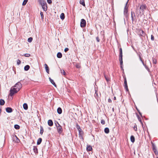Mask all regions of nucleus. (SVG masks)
<instances>
[{"instance_id": "f257e3e1", "label": "nucleus", "mask_w": 158, "mask_h": 158, "mask_svg": "<svg viewBox=\"0 0 158 158\" xmlns=\"http://www.w3.org/2000/svg\"><path fill=\"white\" fill-rule=\"evenodd\" d=\"M22 84L20 82H17L14 86L13 88H11L10 91V95L13 96L14 94L18 92L22 88Z\"/></svg>"}, {"instance_id": "f03ea898", "label": "nucleus", "mask_w": 158, "mask_h": 158, "mask_svg": "<svg viewBox=\"0 0 158 158\" xmlns=\"http://www.w3.org/2000/svg\"><path fill=\"white\" fill-rule=\"evenodd\" d=\"M146 6L145 5H141L139 9V11L137 9H136V15H137L138 16H139V15L141 14V15H142L143 14L144 10L146 9Z\"/></svg>"}, {"instance_id": "7ed1b4c3", "label": "nucleus", "mask_w": 158, "mask_h": 158, "mask_svg": "<svg viewBox=\"0 0 158 158\" xmlns=\"http://www.w3.org/2000/svg\"><path fill=\"white\" fill-rule=\"evenodd\" d=\"M55 124L56 127L58 132L59 134H61L63 131V129L61 126L57 122L55 123Z\"/></svg>"}, {"instance_id": "20e7f679", "label": "nucleus", "mask_w": 158, "mask_h": 158, "mask_svg": "<svg viewBox=\"0 0 158 158\" xmlns=\"http://www.w3.org/2000/svg\"><path fill=\"white\" fill-rule=\"evenodd\" d=\"M129 0H128L127 1L126 3L125 6L124 7V15L125 16V17H128V7L127 6V4Z\"/></svg>"}, {"instance_id": "39448f33", "label": "nucleus", "mask_w": 158, "mask_h": 158, "mask_svg": "<svg viewBox=\"0 0 158 158\" xmlns=\"http://www.w3.org/2000/svg\"><path fill=\"white\" fill-rule=\"evenodd\" d=\"M151 143L152 145L153 151L154 152L156 155H158V152L157 151V150L156 149V146L152 142H151Z\"/></svg>"}, {"instance_id": "423d86ee", "label": "nucleus", "mask_w": 158, "mask_h": 158, "mask_svg": "<svg viewBox=\"0 0 158 158\" xmlns=\"http://www.w3.org/2000/svg\"><path fill=\"white\" fill-rule=\"evenodd\" d=\"M86 22L85 20L84 19H82L81 20L80 26L81 27H85Z\"/></svg>"}, {"instance_id": "0eeeda50", "label": "nucleus", "mask_w": 158, "mask_h": 158, "mask_svg": "<svg viewBox=\"0 0 158 158\" xmlns=\"http://www.w3.org/2000/svg\"><path fill=\"white\" fill-rule=\"evenodd\" d=\"M139 59H140V60L141 61L143 65V66H144V67H145V68L148 71V72H149L150 71V69H149V68H148V67L147 66L146 64H145L144 62H143V60H142V58L141 57L140 55H139Z\"/></svg>"}, {"instance_id": "6e6552de", "label": "nucleus", "mask_w": 158, "mask_h": 158, "mask_svg": "<svg viewBox=\"0 0 158 158\" xmlns=\"http://www.w3.org/2000/svg\"><path fill=\"white\" fill-rule=\"evenodd\" d=\"M139 34L140 36L144 37L145 35V33L142 30L139 29L138 30Z\"/></svg>"}, {"instance_id": "1a4fd4ad", "label": "nucleus", "mask_w": 158, "mask_h": 158, "mask_svg": "<svg viewBox=\"0 0 158 158\" xmlns=\"http://www.w3.org/2000/svg\"><path fill=\"white\" fill-rule=\"evenodd\" d=\"M42 8L44 10V11H46L47 10V4L46 2L45 3V4H44L41 5Z\"/></svg>"}, {"instance_id": "9d476101", "label": "nucleus", "mask_w": 158, "mask_h": 158, "mask_svg": "<svg viewBox=\"0 0 158 158\" xmlns=\"http://www.w3.org/2000/svg\"><path fill=\"white\" fill-rule=\"evenodd\" d=\"M6 111L9 113H11L12 112L13 110L11 107H8L6 108Z\"/></svg>"}, {"instance_id": "9b49d317", "label": "nucleus", "mask_w": 158, "mask_h": 158, "mask_svg": "<svg viewBox=\"0 0 158 158\" xmlns=\"http://www.w3.org/2000/svg\"><path fill=\"white\" fill-rule=\"evenodd\" d=\"M33 150L35 154H37L38 153V150L36 146H34L33 147Z\"/></svg>"}, {"instance_id": "f8f14e48", "label": "nucleus", "mask_w": 158, "mask_h": 158, "mask_svg": "<svg viewBox=\"0 0 158 158\" xmlns=\"http://www.w3.org/2000/svg\"><path fill=\"white\" fill-rule=\"evenodd\" d=\"M92 147L91 146L89 145H87L86 147V150L87 151H89L92 150Z\"/></svg>"}, {"instance_id": "ddd939ff", "label": "nucleus", "mask_w": 158, "mask_h": 158, "mask_svg": "<svg viewBox=\"0 0 158 158\" xmlns=\"http://www.w3.org/2000/svg\"><path fill=\"white\" fill-rule=\"evenodd\" d=\"M48 124L49 126H52L53 125V123L52 120H49L48 121Z\"/></svg>"}, {"instance_id": "4468645a", "label": "nucleus", "mask_w": 158, "mask_h": 158, "mask_svg": "<svg viewBox=\"0 0 158 158\" xmlns=\"http://www.w3.org/2000/svg\"><path fill=\"white\" fill-rule=\"evenodd\" d=\"M38 1L40 4L41 5V6L44 4H45V3H46L45 1L44 0H39Z\"/></svg>"}, {"instance_id": "2eb2a0df", "label": "nucleus", "mask_w": 158, "mask_h": 158, "mask_svg": "<svg viewBox=\"0 0 158 158\" xmlns=\"http://www.w3.org/2000/svg\"><path fill=\"white\" fill-rule=\"evenodd\" d=\"M134 17H135V13L134 12H131V18L132 20V22L134 21Z\"/></svg>"}, {"instance_id": "dca6fc26", "label": "nucleus", "mask_w": 158, "mask_h": 158, "mask_svg": "<svg viewBox=\"0 0 158 158\" xmlns=\"http://www.w3.org/2000/svg\"><path fill=\"white\" fill-rule=\"evenodd\" d=\"M44 66H45V69L46 70V72L48 73H49V67H48V65H47V64H44Z\"/></svg>"}, {"instance_id": "f3484780", "label": "nucleus", "mask_w": 158, "mask_h": 158, "mask_svg": "<svg viewBox=\"0 0 158 158\" xmlns=\"http://www.w3.org/2000/svg\"><path fill=\"white\" fill-rule=\"evenodd\" d=\"M49 80L50 82L55 86L56 87V85L55 83V82L50 77L49 78Z\"/></svg>"}, {"instance_id": "a211bd4d", "label": "nucleus", "mask_w": 158, "mask_h": 158, "mask_svg": "<svg viewBox=\"0 0 158 158\" xmlns=\"http://www.w3.org/2000/svg\"><path fill=\"white\" fill-rule=\"evenodd\" d=\"M57 112L58 114H60L62 113V110L60 107H58L57 109Z\"/></svg>"}, {"instance_id": "6ab92c4d", "label": "nucleus", "mask_w": 158, "mask_h": 158, "mask_svg": "<svg viewBox=\"0 0 158 158\" xmlns=\"http://www.w3.org/2000/svg\"><path fill=\"white\" fill-rule=\"evenodd\" d=\"M119 62L120 65H123V56H119Z\"/></svg>"}, {"instance_id": "aec40b11", "label": "nucleus", "mask_w": 158, "mask_h": 158, "mask_svg": "<svg viewBox=\"0 0 158 158\" xmlns=\"http://www.w3.org/2000/svg\"><path fill=\"white\" fill-rule=\"evenodd\" d=\"M5 103V102L3 99H0V105L1 106H3L4 105Z\"/></svg>"}, {"instance_id": "412c9836", "label": "nucleus", "mask_w": 158, "mask_h": 158, "mask_svg": "<svg viewBox=\"0 0 158 158\" xmlns=\"http://www.w3.org/2000/svg\"><path fill=\"white\" fill-rule=\"evenodd\" d=\"M23 108L25 110H27L28 109V105L26 103H25L23 104Z\"/></svg>"}, {"instance_id": "4be33fe9", "label": "nucleus", "mask_w": 158, "mask_h": 158, "mask_svg": "<svg viewBox=\"0 0 158 158\" xmlns=\"http://www.w3.org/2000/svg\"><path fill=\"white\" fill-rule=\"evenodd\" d=\"M130 139L131 141L133 143L135 141V138L134 136L131 135L130 137Z\"/></svg>"}, {"instance_id": "5701e85b", "label": "nucleus", "mask_w": 158, "mask_h": 158, "mask_svg": "<svg viewBox=\"0 0 158 158\" xmlns=\"http://www.w3.org/2000/svg\"><path fill=\"white\" fill-rule=\"evenodd\" d=\"M42 141V139L41 138H39L37 140V144L38 145L40 144Z\"/></svg>"}, {"instance_id": "b1692460", "label": "nucleus", "mask_w": 158, "mask_h": 158, "mask_svg": "<svg viewBox=\"0 0 158 158\" xmlns=\"http://www.w3.org/2000/svg\"><path fill=\"white\" fill-rule=\"evenodd\" d=\"M62 54L61 52H59L57 54V56L58 58H61L62 57Z\"/></svg>"}, {"instance_id": "393cba45", "label": "nucleus", "mask_w": 158, "mask_h": 158, "mask_svg": "<svg viewBox=\"0 0 158 158\" xmlns=\"http://www.w3.org/2000/svg\"><path fill=\"white\" fill-rule=\"evenodd\" d=\"M76 127L78 130V131H80V130H81L82 129H81L80 127L78 124L77 123L76 124Z\"/></svg>"}, {"instance_id": "a878e982", "label": "nucleus", "mask_w": 158, "mask_h": 158, "mask_svg": "<svg viewBox=\"0 0 158 158\" xmlns=\"http://www.w3.org/2000/svg\"><path fill=\"white\" fill-rule=\"evenodd\" d=\"M78 131L79 132V137H82V136H83L82 135H83V132L82 131V130H80V131Z\"/></svg>"}, {"instance_id": "bb28decb", "label": "nucleus", "mask_w": 158, "mask_h": 158, "mask_svg": "<svg viewBox=\"0 0 158 158\" xmlns=\"http://www.w3.org/2000/svg\"><path fill=\"white\" fill-rule=\"evenodd\" d=\"M80 3L83 6H85L84 0H80Z\"/></svg>"}, {"instance_id": "cd10ccee", "label": "nucleus", "mask_w": 158, "mask_h": 158, "mask_svg": "<svg viewBox=\"0 0 158 158\" xmlns=\"http://www.w3.org/2000/svg\"><path fill=\"white\" fill-rule=\"evenodd\" d=\"M30 68V66L29 65H26L24 67V69L25 71H27Z\"/></svg>"}, {"instance_id": "c85d7f7f", "label": "nucleus", "mask_w": 158, "mask_h": 158, "mask_svg": "<svg viewBox=\"0 0 158 158\" xmlns=\"http://www.w3.org/2000/svg\"><path fill=\"white\" fill-rule=\"evenodd\" d=\"M60 18L62 19L63 20L65 18L64 14V13H62L60 15Z\"/></svg>"}, {"instance_id": "c756f323", "label": "nucleus", "mask_w": 158, "mask_h": 158, "mask_svg": "<svg viewBox=\"0 0 158 158\" xmlns=\"http://www.w3.org/2000/svg\"><path fill=\"white\" fill-rule=\"evenodd\" d=\"M104 131L106 134H108L109 132V129L107 128L106 127L105 128Z\"/></svg>"}, {"instance_id": "7c9ffc66", "label": "nucleus", "mask_w": 158, "mask_h": 158, "mask_svg": "<svg viewBox=\"0 0 158 158\" xmlns=\"http://www.w3.org/2000/svg\"><path fill=\"white\" fill-rule=\"evenodd\" d=\"M40 133L42 135L44 132V129L43 127L41 126L40 127Z\"/></svg>"}, {"instance_id": "2f4dec72", "label": "nucleus", "mask_w": 158, "mask_h": 158, "mask_svg": "<svg viewBox=\"0 0 158 158\" xmlns=\"http://www.w3.org/2000/svg\"><path fill=\"white\" fill-rule=\"evenodd\" d=\"M14 127L15 129L18 130L20 128V126L18 125L15 124L14 125Z\"/></svg>"}, {"instance_id": "473e14b6", "label": "nucleus", "mask_w": 158, "mask_h": 158, "mask_svg": "<svg viewBox=\"0 0 158 158\" xmlns=\"http://www.w3.org/2000/svg\"><path fill=\"white\" fill-rule=\"evenodd\" d=\"M104 76L107 82L110 81V78L109 77H107L105 74L104 75Z\"/></svg>"}, {"instance_id": "72a5a7b5", "label": "nucleus", "mask_w": 158, "mask_h": 158, "mask_svg": "<svg viewBox=\"0 0 158 158\" xmlns=\"http://www.w3.org/2000/svg\"><path fill=\"white\" fill-rule=\"evenodd\" d=\"M124 88L125 89L126 91H128V86L127 84H125L124 85Z\"/></svg>"}, {"instance_id": "f704fd0d", "label": "nucleus", "mask_w": 158, "mask_h": 158, "mask_svg": "<svg viewBox=\"0 0 158 158\" xmlns=\"http://www.w3.org/2000/svg\"><path fill=\"white\" fill-rule=\"evenodd\" d=\"M28 2V0H24L23 2L22 5L23 6H25L26 5V3Z\"/></svg>"}, {"instance_id": "c9c22d12", "label": "nucleus", "mask_w": 158, "mask_h": 158, "mask_svg": "<svg viewBox=\"0 0 158 158\" xmlns=\"http://www.w3.org/2000/svg\"><path fill=\"white\" fill-rule=\"evenodd\" d=\"M32 40L33 39L32 37H30L28 39L27 41L29 42H32Z\"/></svg>"}, {"instance_id": "e433bc0d", "label": "nucleus", "mask_w": 158, "mask_h": 158, "mask_svg": "<svg viewBox=\"0 0 158 158\" xmlns=\"http://www.w3.org/2000/svg\"><path fill=\"white\" fill-rule=\"evenodd\" d=\"M61 73L62 74H63V75H65L66 74V73L64 70H62L61 69H60Z\"/></svg>"}, {"instance_id": "4c0bfd02", "label": "nucleus", "mask_w": 158, "mask_h": 158, "mask_svg": "<svg viewBox=\"0 0 158 158\" xmlns=\"http://www.w3.org/2000/svg\"><path fill=\"white\" fill-rule=\"evenodd\" d=\"M40 14L41 15V19H44V15H43V12H42L41 11L40 12Z\"/></svg>"}, {"instance_id": "58836bf2", "label": "nucleus", "mask_w": 158, "mask_h": 158, "mask_svg": "<svg viewBox=\"0 0 158 158\" xmlns=\"http://www.w3.org/2000/svg\"><path fill=\"white\" fill-rule=\"evenodd\" d=\"M24 56L25 57H28L30 56V54H29L26 53V54H24Z\"/></svg>"}, {"instance_id": "ea45409f", "label": "nucleus", "mask_w": 158, "mask_h": 158, "mask_svg": "<svg viewBox=\"0 0 158 158\" xmlns=\"http://www.w3.org/2000/svg\"><path fill=\"white\" fill-rule=\"evenodd\" d=\"M21 63V61L19 60L18 59L17 60V64L18 65H19Z\"/></svg>"}, {"instance_id": "a19ab883", "label": "nucleus", "mask_w": 158, "mask_h": 158, "mask_svg": "<svg viewBox=\"0 0 158 158\" xmlns=\"http://www.w3.org/2000/svg\"><path fill=\"white\" fill-rule=\"evenodd\" d=\"M101 123L102 124H104L105 123V120L104 119H102L101 121Z\"/></svg>"}, {"instance_id": "79ce46f5", "label": "nucleus", "mask_w": 158, "mask_h": 158, "mask_svg": "<svg viewBox=\"0 0 158 158\" xmlns=\"http://www.w3.org/2000/svg\"><path fill=\"white\" fill-rule=\"evenodd\" d=\"M75 66L77 68H79L80 67V66L79 64H76Z\"/></svg>"}, {"instance_id": "37998d69", "label": "nucleus", "mask_w": 158, "mask_h": 158, "mask_svg": "<svg viewBox=\"0 0 158 158\" xmlns=\"http://www.w3.org/2000/svg\"><path fill=\"white\" fill-rule=\"evenodd\" d=\"M151 40L152 41H154V37L153 35H151Z\"/></svg>"}, {"instance_id": "c03bdc74", "label": "nucleus", "mask_w": 158, "mask_h": 158, "mask_svg": "<svg viewBox=\"0 0 158 158\" xmlns=\"http://www.w3.org/2000/svg\"><path fill=\"white\" fill-rule=\"evenodd\" d=\"M124 84H127L126 77L124 78Z\"/></svg>"}, {"instance_id": "a18cd8bd", "label": "nucleus", "mask_w": 158, "mask_h": 158, "mask_svg": "<svg viewBox=\"0 0 158 158\" xmlns=\"http://www.w3.org/2000/svg\"><path fill=\"white\" fill-rule=\"evenodd\" d=\"M153 63L155 64L156 63V60L155 59L153 60Z\"/></svg>"}, {"instance_id": "49530a36", "label": "nucleus", "mask_w": 158, "mask_h": 158, "mask_svg": "<svg viewBox=\"0 0 158 158\" xmlns=\"http://www.w3.org/2000/svg\"><path fill=\"white\" fill-rule=\"evenodd\" d=\"M119 56H123L122 50L119 51Z\"/></svg>"}, {"instance_id": "de8ad7c7", "label": "nucleus", "mask_w": 158, "mask_h": 158, "mask_svg": "<svg viewBox=\"0 0 158 158\" xmlns=\"http://www.w3.org/2000/svg\"><path fill=\"white\" fill-rule=\"evenodd\" d=\"M96 40H97V41L98 42H99V41H100V39H99V37L98 36H97V37H96Z\"/></svg>"}, {"instance_id": "09e8293b", "label": "nucleus", "mask_w": 158, "mask_h": 158, "mask_svg": "<svg viewBox=\"0 0 158 158\" xmlns=\"http://www.w3.org/2000/svg\"><path fill=\"white\" fill-rule=\"evenodd\" d=\"M47 1L49 4H51L52 3V0H47Z\"/></svg>"}, {"instance_id": "8fccbe9b", "label": "nucleus", "mask_w": 158, "mask_h": 158, "mask_svg": "<svg viewBox=\"0 0 158 158\" xmlns=\"http://www.w3.org/2000/svg\"><path fill=\"white\" fill-rule=\"evenodd\" d=\"M69 48H65V49L64 50V51L65 52H67V51H69Z\"/></svg>"}, {"instance_id": "3c124183", "label": "nucleus", "mask_w": 158, "mask_h": 158, "mask_svg": "<svg viewBox=\"0 0 158 158\" xmlns=\"http://www.w3.org/2000/svg\"><path fill=\"white\" fill-rule=\"evenodd\" d=\"M137 116H138V119L139 121L141 123H142V121H141V118L140 117H139L138 115H137Z\"/></svg>"}, {"instance_id": "603ef678", "label": "nucleus", "mask_w": 158, "mask_h": 158, "mask_svg": "<svg viewBox=\"0 0 158 158\" xmlns=\"http://www.w3.org/2000/svg\"><path fill=\"white\" fill-rule=\"evenodd\" d=\"M134 129L135 131H136L137 130V127L136 126H134Z\"/></svg>"}, {"instance_id": "864d4df0", "label": "nucleus", "mask_w": 158, "mask_h": 158, "mask_svg": "<svg viewBox=\"0 0 158 158\" xmlns=\"http://www.w3.org/2000/svg\"><path fill=\"white\" fill-rule=\"evenodd\" d=\"M108 102H109L111 103L112 102V100L110 98H109L108 99Z\"/></svg>"}, {"instance_id": "5fc2aeb1", "label": "nucleus", "mask_w": 158, "mask_h": 158, "mask_svg": "<svg viewBox=\"0 0 158 158\" xmlns=\"http://www.w3.org/2000/svg\"><path fill=\"white\" fill-rule=\"evenodd\" d=\"M98 96V94L96 92L95 94V97H96V96Z\"/></svg>"}, {"instance_id": "6e6d98bb", "label": "nucleus", "mask_w": 158, "mask_h": 158, "mask_svg": "<svg viewBox=\"0 0 158 158\" xmlns=\"http://www.w3.org/2000/svg\"><path fill=\"white\" fill-rule=\"evenodd\" d=\"M120 67L122 69H123V67H122V65H120Z\"/></svg>"}, {"instance_id": "4d7b16f0", "label": "nucleus", "mask_w": 158, "mask_h": 158, "mask_svg": "<svg viewBox=\"0 0 158 158\" xmlns=\"http://www.w3.org/2000/svg\"><path fill=\"white\" fill-rule=\"evenodd\" d=\"M119 51L122 50V49L121 48H120L119 49Z\"/></svg>"}, {"instance_id": "13d9d810", "label": "nucleus", "mask_w": 158, "mask_h": 158, "mask_svg": "<svg viewBox=\"0 0 158 158\" xmlns=\"http://www.w3.org/2000/svg\"><path fill=\"white\" fill-rule=\"evenodd\" d=\"M114 100H116V97H114Z\"/></svg>"}, {"instance_id": "bf43d9fd", "label": "nucleus", "mask_w": 158, "mask_h": 158, "mask_svg": "<svg viewBox=\"0 0 158 158\" xmlns=\"http://www.w3.org/2000/svg\"><path fill=\"white\" fill-rule=\"evenodd\" d=\"M112 110H113V111H114V108H112Z\"/></svg>"}, {"instance_id": "052dcab7", "label": "nucleus", "mask_w": 158, "mask_h": 158, "mask_svg": "<svg viewBox=\"0 0 158 158\" xmlns=\"http://www.w3.org/2000/svg\"><path fill=\"white\" fill-rule=\"evenodd\" d=\"M139 114H141L139 112Z\"/></svg>"}]
</instances>
